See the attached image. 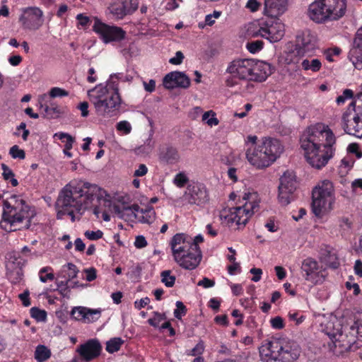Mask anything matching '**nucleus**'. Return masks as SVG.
Listing matches in <instances>:
<instances>
[{
    "mask_svg": "<svg viewBox=\"0 0 362 362\" xmlns=\"http://www.w3.org/2000/svg\"><path fill=\"white\" fill-rule=\"evenodd\" d=\"M336 137L327 125L317 123L306 129L300 139L307 162L316 169L327 165L334 153Z\"/></svg>",
    "mask_w": 362,
    "mask_h": 362,
    "instance_id": "f257e3e1",
    "label": "nucleus"
},
{
    "mask_svg": "<svg viewBox=\"0 0 362 362\" xmlns=\"http://www.w3.org/2000/svg\"><path fill=\"white\" fill-rule=\"evenodd\" d=\"M106 192L97 185L83 182L80 186L66 185L59 192L56 206L58 211H67L75 209L77 212L84 211L93 206V202L96 199L98 202L103 200L110 202L105 198Z\"/></svg>",
    "mask_w": 362,
    "mask_h": 362,
    "instance_id": "f03ea898",
    "label": "nucleus"
},
{
    "mask_svg": "<svg viewBox=\"0 0 362 362\" xmlns=\"http://www.w3.org/2000/svg\"><path fill=\"white\" fill-rule=\"evenodd\" d=\"M88 96L98 115L111 117L120 107L122 100L118 83L109 81L106 86L97 85L88 90Z\"/></svg>",
    "mask_w": 362,
    "mask_h": 362,
    "instance_id": "7ed1b4c3",
    "label": "nucleus"
},
{
    "mask_svg": "<svg viewBox=\"0 0 362 362\" xmlns=\"http://www.w3.org/2000/svg\"><path fill=\"white\" fill-rule=\"evenodd\" d=\"M300 353L296 342L284 338L274 339L259 349L263 362H294Z\"/></svg>",
    "mask_w": 362,
    "mask_h": 362,
    "instance_id": "20e7f679",
    "label": "nucleus"
},
{
    "mask_svg": "<svg viewBox=\"0 0 362 362\" xmlns=\"http://www.w3.org/2000/svg\"><path fill=\"white\" fill-rule=\"evenodd\" d=\"M284 148L278 139L264 138L260 145L246 151L248 162L258 169L269 166L283 152Z\"/></svg>",
    "mask_w": 362,
    "mask_h": 362,
    "instance_id": "39448f33",
    "label": "nucleus"
},
{
    "mask_svg": "<svg viewBox=\"0 0 362 362\" xmlns=\"http://www.w3.org/2000/svg\"><path fill=\"white\" fill-rule=\"evenodd\" d=\"M346 0H317L309 6L308 15L316 23L337 21L344 16Z\"/></svg>",
    "mask_w": 362,
    "mask_h": 362,
    "instance_id": "423d86ee",
    "label": "nucleus"
},
{
    "mask_svg": "<svg viewBox=\"0 0 362 362\" xmlns=\"http://www.w3.org/2000/svg\"><path fill=\"white\" fill-rule=\"evenodd\" d=\"M335 196L332 183L324 180L312 192V211L317 217H322L333 209Z\"/></svg>",
    "mask_w": 362,
    "mask_h": 362,
    "instance_id": "0eeeda50",
    "label": "nucleus"
},
{
    "mask_svg": "<svg viewBox=\"0 0 362 362\" xmlns=\"http://www.w3.org/2000/svg\"><path fill=\"white\" fill-rule=\"evenodd\" d=\"M11 200L15 202L13 205L7 200L4 201L3 221L9 223L11 227H15L25 220L24 228H29L31 218L33 216V213L30 211L29 206L23 199L16 195L12 196Z\"/></svg>",
    "mask_w": 362,
    "mask_h": 362,
    "instance_id": "6e6552de",
    "label": "nucleus"
},
{
    "mask_svg": "<svg viewBox=\"0 0 362 362\" xmlns=\"http://www.w3.org/2000/svg\"><path fill=\"white\" fill-rule=\"evenodd\" d=\"M256 198L255 193L245 194L243 199L247 202L243 206L233 207L228 211L224 210L221 214V218L228 223H235L238 226H245L250 217L259 207L258 203L255 201Z\"/></svg>",
    "mask_w": 362,
    "mask_h": 362,
    "instance_id": "1a4fd4ad",
    "label": "nucleus"
},
{
    "mask_svg": "<svg viewBox=\"0 0 362 362\" xmlns=\"http://www.w3.org/2000/svg\"><path fill=\"white\" fill-rule=\"evenodd\" d=\"M342 127L348 134L362 136V93L357 95L344 112Z\"/></svg>",
    "mask_w": 362,
    "mask_h": 362,
    "instance_id": "9d476101",
    "label": "nucleus"
},
{
    "mask_svg": "<svg viewBox=\"0 0 362 362\" xmlns=\"http://www.w3.org/2000/svg\"><path fill=\"white\" fill-rule=\"evenodd\" d=\"M279 186V201L283 206L289 204L296 199L294 192L297 188L295 173L288 170L281 176Z\"/></svg>",
    "mask_w": 362,
    "mask_h": 362,
    "instance_id": "9b49d317",
    "label": "nucleus"
},
{
    "mask_svg": "<svg viewBox=\"0 0 362 362\" xmlns=\"http://www.w3.org/2000/svg\"><path fill=\"white\" fill-rule=\"evenodd\" d=\"M250 59H234L229 63L226 73L231 77L226 80V84L228 87H233L237 84L236 78L240 80L250 81V70L251 69Z\"/></svg>",
    "mask_w": 362,
    "mask_h": 362,
    "instance_id": "f8f14e48",
    "label": "nucleus"
},
{
    "mask_svg": "<svg viewBox=\"0 0 362 362\" xmlns=\"http://www.w3.org/2000/svg\"><path fill=\"white\" fill-rule=\"evenodd\" d=\"M327 335L332 344H329L330 349L336 355L342 354L351 349L356 342L354 333L349 332V335L344 334L339 329L337 332H329Z\"/></svg>",
    "mask_w": 362,
    "mask_h": 362,
    "instance_id": "ddd939ff",
    "label": "nucleus"
},
{
    "mask_svg": "<svg viewBox=\"0 0 362 362\" xmlns=\"http://www.w3.org/2000/svg\"><path fill=\"white\" fill-rule=\"evenodd\" d=\"M285 33L284 24L277 17H270L261 24L258 34L270 42H276Z\"/></svg>",
    "mask_w": 362,
    "mask_h": 362,
    "instance_id": "4468645a",
    "label": "nucleus"
},
{
    "mask_svg": "<svg viewBox=\"0 0 362 362\" xmlns=\"http://www.w3.org/2000/svg\"><path fill=\"white\" fill-rule=\"evenodd\" d=\"M22 13L19 17V22L23 29L37 30L44 23V13L37 6H29L22 8Z\"/></svg>",
    "mask_w": 362,
    "mask_h": 362,
    "instance_id": "2eb2a0df",
    "label": "nucleus"
},
{
    "mask_svg": "<svg viewBox=\"0 0 362 362\" xmlns=\"http://www.w3.org/2000/svg\"><path fill=\"white\" fill-rule=\"evenodd\" d=\"M192 245L189 250H186V252H180L173 255L174 260L185 269L192 270L196 269L202 258L200 247H197L195 244Z\"/></svg>",
    "mask_w": 362,
    "mask_h": 362,
    "instance_id": "dca6fc26",
    "label": "nucleus"
},
{
    "mask_svg": "<svg viewBox=\"0 0 362 362\" xmlns=\"http://www.w3.org/2000/svg\"><path fill=\"white\" fill-rule=\"evenodd\" d=\"M93 30L100 35L105 43L121 41L126 35V32L121 28L107 25L98 20L95 21L93 25Z\"/></svg>",
    "mask_w": 362,
    "mask_h": 362,
    "instance_id": "f3484780",
    "label": "nucleus"
},
{
    "mask_svg": "<svg viewBox=\"0 0 362 362\" xmlns=\"http://www.w3.org/2000/svg\"><path fill=\"white\" fill-rule=\"evenodd\" d=\"M183 198L189 204L200 206L209 201V194L204 185L192 182L187 185Z\"/></svg>",
    "mask_w": 362,
    "mask_h": 362,
    "instance_id": "a211bd4d",
    "label": "nucleus"
},
{
    "mask_svg": "<svg viewBox=\"0 0 362 362\" xmlns=\"http://www.w3.org/2000/svg\"><path fill=\"white\" fill-rule=\"evenodd\" d=\"M316 47V37L310 31H305L297 35L295 50L298 56H310Z\"/></svg>",
    "mask_w": 362,
    "mask_h": 362,
    "instance_id": "6ab92c4d",
    "label": "nucleus"
},
{
    "mask_svg": "<svg viewBox=\"0 0 362 362\" xmlns=\"http://www.w3.org/2000/svg\"><path fill=\"white\" fill-rule=\"evenodd\" d=\"M302 276L305 281L317 284L322 282L323 275L321 274L320 267L318 262L311 258L305 259L300 267Z\"/></svg>",
    "mask_w": 362,
    "mask_h": 362,
    "instance_id": "aec40b11",
    "label": "nucleus"
},
{
    "mask_svg": "<svg viewBox=\"0 0 362 362\" xmlns=\"http://www.w3.org/2000/svg\"><path fill=\"white\" fill-rule=\"evenodd\" d=\"M250 81L262 82L274 71V67L270 64L250 59Z\"/></svg>",
    "mask_w": 362,
    "mask_h": 362,
    "instance_id": "412c9836",
    "label": "nucleus"
},
{
    "mask_svg": "<svg viewBox=\"0 0 362 362\" xmlns=\"http://www.w3.org/2000/svg\"><path fill=\"white\" fill-rule=\"evenodd\" d=\"M102 309H92L87 307L77 306L72 308L71 317L83 323H93L97 321L101 316Z\"/></svg>",
    "mask_w": 362,
    "mask_h": 362,
    "instance_id": "4be33fe9",
    "label": "nucleus"
},
{
    "mask_svg": "<svg viewBox=\"0 0 362 362\" xmlns=\"http://www.w3.org/2000/svg\"><path fill=\"white\" fill-rule=\"evenodd\" d=\"M102 346L96 339L88 340L86 343L81 344L78 349L81 357L86 361H90L100 354Z\"/></svg>",
    "mask_w": 362,
    "mask_h": 362,
    "instance_id": "5701e85b",
    "label": "nucleus"
},
{
    "mask_svg": "<svg viewBox=\"0 0 362 362\" xmlns=\"http://www.w3.org/2000/svg\"><path fill=\"white\" fill-rule=\"evenodd\" d=\"M163 82L167 89L177 87L187 88L190 85L189 78L185 73L180 71H172L166 74Z\"/></svg>",
    "mask_w": 362,
    "mask_h": 362,
    "instance_id": "b1692460",
    "label": "nucleus"
},
{
    "mask_svg": "<svg viewBox=\"0 0 362 362\" xmlns=\"http://www.w3.org/2000/svg\"><path fill=\"white\" fill-rule=\"evenodd\" d=\"M348 57L356 69H362V26L356 33Z\"/></svg>",
    "mask_w": 362,
    "mask_h": 362,
    "instance_id": "393cba45",
    "label": "nucleus"
},
{
    "mask_svg": "<svg viewBox=\"0 0 362 362\" xmlns=\"http://www.w3.org/2000/svg\"><path fill=\"white\" fill-rule=\"evenodd\" d=\"M47 98L46 94L39 96L38 103L40 108L43 109V116L48 119L59 118L61 115L64 114L63 109L54 103H49V105L44 104V101Z\"/></svg>",
    "mask_w": 362,
    "mask_h": 362,
    "instance_id": "a878e982",
    "label": "nucleus"
},
{
    "mask_svg": "<svg viewBox=\"0 0 362 362\" xmlns=\"http://www.w3.org/2000/svg\"><path fill=\"white\" fill-rule=\"evenodd\" d=\"M287 8V0H264V13L270 17L283 14Z\"/></svg>",
    "mask_w": 362,
    "mask_h": 362,
    "instance_id": "bb28decb",
    "label": "nucleus"
},
{
    "mask_svg": "<svg viewBox=\"0 0 362 362\" xmlns=\"http://www.w3.org/2000/svg\"><path fill=\"white\" fill-rule=\"evenodd\" d=\"M139 210L140 207L138 204L127 206L123 203L120 205L115 204L113 206V211L118 218L126 221L136 218L137 217L136 213Z\"/></svg>",
    "mask_w": 362,
    "mask_h": 362,
    "instance_id": "cd10ccee",
    "label": "nucleus"
},
{
    "mask_svg": "<svg viewBox=\"0 0 362 362\" xmlns=\"http://www.w3.org/2000/svg\"><path fill=\"white\" fill-rule=\"evenodd\" d=\"M173 255H175L180 252H186L192 247L189 240V236L183 233H177L175 235L170 243Z\"/></svg>",
    "mask_w": 362,
    "mask_h": 362,
    "instance_id": "c85d7f7f",
    "label": "nucleus"
},
{
    "mask_svg": "<svg viewBox=\"0 0 362 362\" xmlns=\"http://www.w3.org/2000/svg\"><path fill=\"white\" fill-rule=\"evenodd\" d=\"M159 160L165 164H175L180 160L178 150L172 146H168L160 150L158 155Z\"/></svg>",
    "mask_w": 362,
    "mask_h": 362,
    "instance_id": "c756f323",
    "label": "nucleus"
},
{
    "mask_svg": "<svg viewBox=\"0 0 362 362\" xmlns=\"http://www.w3.org/2000/svg\"><path fill=\"white\" fill-rule=\"evenodd\" d=\"M108 10L117 19L123 18L127 13L126 2L120 0L112 2L109 6Z\"/></svg>",
    "mask_w": 362,
    "mask_h": 362,
    "instance_id": "7c9ffc66",
    "label": "nucleus"
},
{
    "mask_svg": "<svg viewBox=\"0 0 362 362\" xmlns=\"http://www.w3.org/2000/svg\"><path fill=\"white\" fill-rule=\"evenodd\" d=\"M78 272V269L74 264L68 263L62 267L58 276L69 283L71 279L77 276Z\"/></svg>",
    "mask_w": 362,
    "mask_h": 362,
    "instance_id": "2f4dec72",
    "label": "nucleus"
},
{
    "mask_svg": "<svg viewBox=\"0 0 362 362\" xmlns=\"http://www.w3.org/2000/svg\"><path fill=\"white\" fill-rule=\"evenodd\" d=\"M51 356L50 350L44 345H38L35 351V358L38 362H43Z\"/></svg>",
    "mask_w": 362,
    "mask_h": 362,
    "instance_id": "473e14b6",
    "label": "nucleus"
},
{
    "mask_svg": "<svg viewBox=\"0 0 362 362\" xmlns=\"http://www.w3.org/2000/svg\"><path fill=\"white\" fill-rule=\"evenodd\" d=\"M301 66L305 71L310 70L313 72H316L320 69L322 64L318 59H313L311 61L305 59L302 61Z\"/></svg>",
    "mask_w": 362,
    "mask_h": 362,
    "instance_id": "72a5a7b5",
    "label": "nucleus"
},
{
    "mask_svg": "<svg viewBox=\"0 0 362 362\" xmlns=\"http://www.w3.org/2000/svg\"><path fill=\"white\" fill-rule=\"evenodd\" d=\"M123 343L124 340L120 337L112 338L106 343V351L111 354L116 352L119 350Z\"/></svg>",
    "mask_w": 362,
    "mask_h": 362,
    "instance_id": "f704fd0d",
    "label": "nucleus"
},
{
    "mask_svg": "<svg viewBox=\"0 0 362 362\" xmlns=\"http://www.w3.org/2000/svg\"><path fill=\"white\" fill-rule=\"evenodd\" d=\"M170 270H164L160 273L161 282L167 287H173L175 285L176 278L175 276L170 275Z\"/></svg>",
    "mask_w": 362,
    "mask_h": 362,
    "instance_id": "c9c22d12",
    "label": "nucleus"
},
{
    "mask_svg": "<svg viewBox=\"0 0 362 362\" xmlns=\"http://www.w3.org/2000/svg\"><path fill=\"white\" fill-rule=\"evenodd\" d=\"M30 315L37 322H45L47 319V313L44 310H40L37 307H33L30 310Z\"/></svg>",
    "mask_w": 362,
    "mask_h": 362,
    "instance_id": "e433bc0d",
    "label": "nucleus"
},
{
    "mask_svg": "<svg viewBox=\"0 0 362 362\" xmlns=\"http://www.w3.org/2000/svg\"><path fill=\"white\" fill-rule=\"evenodd\" d=\"M153 147H154V144L152 141L151 138L149 137L148 139H146L144 144L139 146L136 151L138 153H149L150 152H151Z\"/></svg>",
    "mask_w": 362,
    "mask_h": 362,
    "instance_id": "4c0bfd02",
    "label": "nucleus"
},
{
    "mask_svg": "<svg viewBox=\"0 0 362 362\" xmlns=\"http://www.w3.org/2000/svg\"><path fill=\"white\" fill-rule=\"evenodd\" d=\"M189 181L188 177L186 176V175L183 173H177L173 180V183L177 187H183Z\"/></svg>",
    "mask_w": 362,
    "mask_h": 362,
    "instance_id": "58836bf2",
    "label": "nucleus"
},
{
    "mask_svg": "<svg viewBox=\"0 0 362 362\" xmlns=\"http://www.w3.org/2000/svg\"><path fill=\"white\" fill-rule=\"evenodd\" d=\"M214 115H215L212 111L206 112L202 115V120L206 121V122L211 127L217 125L218 124V120L214 117Z\"/></svg>",
    "mask_w": 362,
    "mask_h": 362,
    "instance_id": "ea45409f",
    "label": "nucleus"
},
{
    "mask_svg": "<svg viewBox=\"0 0 362 362\" xmlns=\"http://www.w3.org/2000/svg\"><path fill=\"white\" fill-rule=\"evenodd\" d=\"M350 331L354 333V337H362V320H357L354 321L350 327Z\"/></svg>",
    "mask_w": 362,
    "mask_h": 362,
    "instance_id": "a19ab883",
    "label": "nucleus"
},
{
    "mask_svg": "<svg viewBox=\"0 0 362 362\" xmlns=\"http://www.w3.org/2000/svg\"><path fill=\"white\" fill-rule=\"evenodd\" d=\"M54 136H57L59 139L62 140L66 139V143L65 144L66 149H71L74 139L69 134L64 132H59L54 134Z\"/></svg>",
    "mask_w": 362,
    "mask_h": 362,
    "instance_id": "79ce46f5",
    "label": "nucleus"
},
{
    "mask_svg": "<svg viewBox=\"0 0 362 362\" xmlns=\"http://www.w3.org/2000/svg\"><path fill=\"white\" fill-rule=\"evenodd\" d=\"M177 308L174 310V316L177 319H181V317L186 315L187 308L186 306L181 301L176 302Z\"/></svg>",
    "mask_w": 362,
    "mask_h": 362,
    "instance_id": "37998d69",
    "label": "nucleus"
},
{
    "mask_svg": "<svg viewBox=\"0 0 362 362\" xmlns=\"http://www.w3.org/2000/svg\"><path fill=\"white\" fill-rule=\"evenodd\" d=\"M49 94V97L52 98H57V97L62 98V97L68 96L69 92L64 89L61 88L54 87L50 89Z\"/></svg>",
    "mask_w": 362,
    "mask_h": 362,
    "instance_id": "c03bdc74",
    "label": "nucleus"
},
{
    "mask_svg": "<svg viewBox=\"0 0 362 362\" xmlns=\"http://www.w3.org/2000/svg\"><path fill=\"white\" fill-rule=\"evenodd\" d=\"M263 42L261 40H256L247 44V49L251 53H256L260 51L263 47Z\"/></svg>",
    "mask_w": 362,
    "mask_h": 362,
    "instance_id": "a18cd8bd",
    "label": "nucleus"
},
{
    "mask_svg": "<svg viewBox=\"0 0 362 362\" xmlns=\"http://www.w3.org/2000/svg\"><path fill=\"white\" fill-rule=\"evenodd\" d=\"M9 153L13 158L24 159L25 157V151L20 149L17 145H14L10 148Z\"/></svg>",
    "mask_w": 362,
    "mask_h": 362,
    "instance_id": "49530a36",
    "label": "nucleus"
},
{
    "mask_svg": "<svg viewBox=\"0 0 362 362\" xmlns=\"http://www.w3.org/2000/svg\"><path fill=\"white\" fill-rule=\"evenodd\" d=\"M117 129L119 132H123L125 134H128L132 131V126L127 121H121L117 124Z\"/></svg>",
    "mask_w": 362,
    "mask_h": 362,
    "instance_id": "de8ad7c7",
    "label": "nucleus"
},
{
    "mask_svg": "<svg viewBox=\"0 0 362 362\" xmlns=\"http://www.w3.org/2000/svg\"><path fill=\"white\" fill-rule=\"evenodd\" d=\"M165 319V315L155 313V316L153 318H150L148 322L151 326L157 327L159 326L160 322Z\"/></svg>",
    "mask_w": 362,
    "mask_h": 362,
    "instance_id": "09e8293b",
    "label": "nucleus"
},
{
    "mask_svg": "<svg viewBox=\"0 0 362 362\" xmlns=\"http://www.w3.org/2000/svg\"><path fill=\"white\" fill-rule=\"evenodd\" d=\"M204 346L203 341H200L197 345L190 351L188 354L189 355L193 356H200L201 354L204 352Z\"/></svg>",
    "mask_w": 362,
    "mask_h": 362,
    "instance_id": "8fccbe9b",
    "label": "nucleus"
},
{
    "mask_svg": "<svg viewBox=\"0 0 362 362\" xmlns=\"http://www.w3.org/2000/svg\"><path fill=\"white\" fill-rule=\"evenodd\" d=\"M139 221L144 223H151L155 219V211L153 209H150V214H142L141 217L139 218Z\"/></svg>",
    "mask_w": 362,
    "mask_h": 362,
    "instance_id": "3c124183",
    "label": "nucleus"
},
{
    "mask_svg": "<svg viewBox=\"0 0 362 362\" xmlns=\"http://www.w3.org/2000/svg\"><path fill=\"white\" fill-rule=\"evenodd\" d=\"M85 236L91 240H96L103 237V232L100 230L97 231L86 230L84 233Z\"/></svg>",
    "mask_w": 362,
    "mask_h": 362,
    "instance_id": "603ef678",
    "label": "nucleus"
},
{
    "mask_svg": "<svg viewBox=\"0 0 362 362\" xmlns=\"http://www.w3.org/2000/svg\"><path fill=\"white\" fill-rule=\"evenodd\" d=\"M270 322L274 329H281L284 327L283 318L279 316L272 318Z\"/></svg>",
    "mask_w": 362,
    "mask_h": 362,
    "instance_id": "864d4df0",
    "label": "nucleus"
},
{
    "mask_svg": "<svg viewBox=\"0 0 362 362\" xmlns=\"http://www.w3.org/2000/svg\"><path fill=\"white\" fill-rule=\"evenodd\" d=\"M57 285L59 293L62 295H64L65 293L69 291V282L66 280L58 281H57Z\"/></svg>",
    "mask_w": 362,
    "mask_h": 362,
    "instance_id": "5fc2aeb1",
    "label": "nucleus"
},
{
    "mask_svg": "<svg viewBox=\"0 0 362 362\" xmlns=\"http://www.w3.org/2000/svg\"><path fill=\"white\" fill-rule=\"evenodd\" d=\"M1 169L3 170L2 175L5 180H9V179L15 176L12 170L10 169L6 164H1Z\"/></svg>",
    "mask_w": 362,
    "mask_h": 362,
    "instance_id": "6e6d98bb",
    "label": "nucleus"
},
{
    "mask_svg": "<svg viewBox=\"0 0 362 362\" xmlns=\"http://www.w3.org/2000/svg\"><path fill=\"white\" fill-rule=\"evenodd\" d=\"M288 317L291 320L295 321L296 325L301 324L305 318L304 315H300L298 313H289Z\"/></svg>",
    "mask_w": 362,
    "mask_h": 362,
    "instance_id": "4d7b16f0",
    "label": "nucleus"
},
{
    "mask_svg": "<svg viewBox=\"0 0 362 362\" xmlns=\"http://www.w3.org/2000/svg\"><path fill=\"white\" fill-rule=\"evenodd\" d=\"M84 272L86 274V279L88 281H92L97 277L96 269L94 267L85 269Z\"/></svg>",
    "mask_w": 362,
    "mask_h": 362,
    "instance_id": "13d9d810",
    "label": "nucleus"
},
{
    "mask_svg": "<svg viewBox=\"0 0 362 362\" xmlns=\"http://www.w3.org/2000/svg\"><path fill=\"white\" fill-rule=\"evenodd\" d=\"M184 59V54L181 51H177L175 53V56L170 59L169 62L172 64L178 65L182 62Z\"/></svg>",
    "mask_w": 362,
    "mask_h": 362,
    "instance_id": "bf43d9fd",
    "label": "nucleus"
},
{
    "mask_svg": "<svg viewBox=\"0 0 362 362\" xmlns=\"http://www.w3.org/2000/svg\"><path fill=\"white\" fill-rule=\"evenodd\" d=\"M347 150L351 153H355L358 158L362 156V153L359 151V146L356 143H351L348 146Z\"/></svg>",
    "mask_w": 362,
    "mask_h": 362,
    "instance_id": "052dcab7",
    "label": "nucleus"
},
{
    "mask_svg": "<svg viewBox=\"0 0 362 362\" xmlns=\"http://www.w3.org/2000/svg\"><path fill=\"white\" fill-rule=\"evenodd\" d=\"M134 245L136 248H143L147 245V241L144 236L138 235L136 237Z\"/></svg>",
    "mask_w": 362,
    "mask_h": 362,
    "instance_id": "680f3d73",
    "label": "nucleus"
},
{
    "mask_svg": "<svg viewBox=\"0 0 362 362\" xmlns=\"http://www.w3.org/2000/svg\"><path fill=\"white\" fill-rule=\"evenodd\" d=\"M197 285L208 288L213 287L215 285V281L214 280L204 277L198 282Z\"/></svg>",
    "mask_w": 362,
    "mask_h": 362,
    "instance_id": "e2e57ef3",
    "label": "nucleus"
},
{
    "mask_svg": "<svg viewBox=\"0 0 362 362\" xmlns=\"http://www.w3.org/2000/svg\"><path fill=\"white\" fill-rule=\"evenodd\" d=\"M327 263L330 267L333 269H337L339 265V262H338L334 254L329 255L328 259H327Z\"/></svg>",
    "mask_w": 362,
    "mask_h": 362,
    "instance_id": "0e129e2a",
    "label": "nucleus"
},
{
    "mask_svg": "<svg viewBox=\"0 0 362 362\" xmlns=\"http://www.w3.org/2000/svg\"><path fill=\"white\" fill-rule=\"evenodd\" d=\"M148 172V168L146 165L140 164L139 165L138 169H136L134 173V176L135 177H142L145 175Z\"/></svg>",
    "mask_w": 362,
    "mask_h": 362,
    "instance_id": "69168bd1",
    "label": "nucleus"
},
{
    "mask_svg": "<svg viewBox=\"0 0 362 362\" xmlns=\"http://www.w3.org/2000/svg\"><path fill=\"white\" fill-rule=\"evenodd\" d=\"M250 272L254 275L252 278V281L257 282L261 279V275L262 274L261 269L254 267L250 269Z\"/></svg>",
    "mask_w": 362,
    "mask_h": 362,
    "instance_id": "338daca9",
    "label": "nucleus"
},
{
    "mask_svg": "<svg viewBox=\"0 0 362 362\" xmlns=\"http://www.w3.org/2000/svg\"><path fill=\"white\" fill-rule=\"evenodd\" d=\"M352 192L355 194L358 193V189L362 190V179H356L351 183Z\"/></svg>",
    "mask_w": 362,
    "mask_h": 362,
    "instance_id": "774afa93",
    "label": "nucleus"
}]
</instances>
